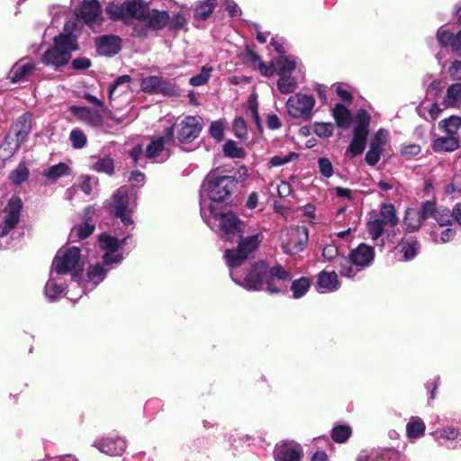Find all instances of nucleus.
<instances>
[{
    "label": "nucleus",
    "mask_w": 461,
    "mask_h": 461,
    "mask_svg": "<svg viewBox=\"0 0 461 461\" xmlns=\"http://www.w3.org/2000/svg\"><path fill=\"white\" fill-rule=\"evenodd\" d=\"M232 280L249 291L266 290L269 294H280L282 290L276 285V279L287 281L292 278L291 273L282 266L273 267L260 260L253 263L246 271L243 278L231 275Z\"/></svg>",
    "instance_id": "obj_1"
},
{
    "label": "nucleus",
    "mask_w": 461,
    "mask_h": 461,
    "mask_svg": "<svg viewBox=\"0 0 461 461\" xmlns=\"http://www.w3.org/2000/svg\"><path fill=\"white\" fill-rule=\"evenodd\" d=\"M238 183L235 176L221 175L218 169L211 171L203 181L204 190L211 200L210 204L221 208L236 206Z\"/></svg>",
    "instance_id": "obj_2"
},
{
    "label": "nucleus",
    "mask_w": 461,
    "mask_h": 461,
    "mask_svg": "<svg viewBox=\"0 0 461 461\" xmlns=\"http://www.w3.org/2000/svg\"><path fill=\"white\" fill-rule=\"evenodd\" d=\"M149 4L143 0H124L122 4L111 2L105 8L108 18L112 21H122L124 23L130 19L146 21Z\"/></svg>",
    "instance_id": "obj_3"
},
{
    "label": "nucleus",
    "mask_w": 461,
    "mask_h": 461,
    "mask_svg": "<svg viewBox=\"0 0 461 461\" xmlns=\"http://www.w3.org/2000/svg\"><path fill=\"white\" fill-rule=\"evenodd\" d=\"M202 118L188 115L166 128V137L175 143V138L181 144H190L197 139L203 130Z\"/></svg>",
    "instance_id": "obj_4"
},
{
    "label": "nucleus",
    "mask_w": 461,
    "mask_h": 461,
    "mask_svg": "<svg viewBox=\"0 0 461 461\" xmlns=\"http://www.w3.org/2000/svg\"><path fill=\"white\" fill-rule=\"evenodd\" d=\"M80 249L71 247L66 250H59L52 261V269L59 275L70 273L73 278L80 276L83 271Z\"/></svg>",
    "instance_id": "obj_5"
},
{
    "label": "nucleus",
    "mask_w": 461,
    "mask_h": 461,
    "mask_svg": "<svg viewBox=\"0 0 461 461\" xmlns=\"http://www.w3.org/2000/svg\"><path fill=\"white\" fill-rule=\"evenodd\" d=\"M283 252L295 255L304 250L309 240V230L305 226L291 228L280 236Z\"/></svg>",
    "instance_id": "obj_6"
},
{
    "label": "nucleus",
    "mask_w": 461,
    "mask_h": 461,
    "mask_svg": "<svg viewBox=\"0 0 461 461\" xmlns=\"http://www.w3.org/2000/svg\"><path fill=\"white\" fill-rule=\"evenodd\" d=\"M224 208L214 204L209 205L211 215L219 221L221 230L228 236H240L244 231L245 223L231 211L224 212Z\"/></svg>",
    "instance_id": "obj_7"
},
{
    "label": "nucleus",
    "mask_w": 461,
    "mask_h": 461,
    "mask_svg": "<svg viewBox=\"0 0 461 461\" xmlns=\"http://www.w3.org/2000/svg\"><path fill=\"white\" fill-rule=\"evenodd\" d=\"M315 105V99L312 95L296 94L289 97L286 107L289 115L294 118H311L312 108Z\"/></svg>",
    "instance_id": "obj_8"
},
{
    "label": "nucleus",
    "mask_w": 461,
    "mask_h": 461,
    "mask_svg": "<svg viewBox=\"0 0 461 461\" xmlns=\"http://www.w3.org/2000/svg\"><path fill=\"white\" fill-rule=\"evenodd\" d=\"M22 209V199L17 195L12 196L5 209L6 214L5 216L4 225L0 232V237H5L17 226L20 221Z\"/></svg>",
    "instance_id": "obj_9"
},
{
    "label": "nucleus",
    "mask_w": 461,
    "mask_h": 461,
    "mask_svg": "<svg viewBox=\"0 0 461 461\" xmlns=\"http://www.w3.org/2000/svg\"><path fill=\"white\" fill-rule=\"evenodd\" d=\"M129 203L130 199L128 194L119 189L113 194V203L110 205L113 209V216L120 219L126 226L133 224L131 211L129 209Z\"/></svg>",
    "instance_id": "obj_10"
},
{
    "label": "nucleus",
    "mask_w": 461,
    "mask_h": 461,
    "mask_svg": "<svg viewBox=\"0 0 461 461\" xmlns=\"http://www.w3.org/2000/svg\"><path fill=\"white\" fill-rule=\"evenodd\" d=\"M122 39L116 35H104L96 38L95 48L99 55L113 57L122 49Z\"/></svg>",
    "instance_id": "obj_11"
},
{
    "label": "nucleus",
    "mask_w": 461,
    "mask_h": 461,
    "mask_svg": "<svg viewBox=\"0 0 461 461\" xmlns=\"http://www.w3.org/2000/svg\"><path fill=\"white\" fill-rule=\"evenodd\" d=\"M102 7L98 0H85L77 11V15L86 24H93L101 17Z\"/></svg>",
    "instance_id": "obj_12"
},
{
    "label": "nucleus",
    "mask_w": 461,
    "mask_h": 461,
    "mask_svg": "<svg viewBox=\"0 0 461 461\" xmlns=\"http://www.w3.org/2000/svg\"><path fill=\"white\" fill-rule=\"evenodd\" d=\"M349 256L356 267H364L369 266L375 258V249L365 243L359 244L356 249H351Z\"/></svg>",
    "instance_id": "obj_13"
},
{
    "label": "nucleus",
    "mask_w": 461,
    "mask_h": 461,
    "mask_svg": "<svg viewBox=\"0 0 461 461\" xmlns=\"http://www.w3.org/2000/svg\"><path fill=\"white\" fill-rule=\"evenodd\" d=\"M71 58V54L60 51L54 45L48 49L41 56V62L46 66H54L56 68L67 65Z\"/></svg>",
    "instance_id": "obj_14"
},
{
    "label": "nucleus",
    "mask_w": 461,
    "mask_h": 461,
    "mask_svg": "<svg viewBox=\"0 0 461 461\" xmlns=\"http://www.w3.org/2000/svg\"><path fill=\"white\" fill-rule=\"evenodd\" d=\"M303 457L300 447H292L287 442L276 445L274 449L275 461H301Z\"/></svg>",
    "instance_id": "obj_15"
},
{
    "label": "nucleus",
    "mask_w": 461,
    "mask_h": 461,
    "mask_svg": "<svg viewBox=\"0 0 461 461\" xmlns=\"http://www.w3.org/2000/svg\"><path fill=\"white\" fill-rule=\"evenodd\" d=\"M437 39L442 48L450 47L454 52L461 54V30L455 34L440 28L437 32Z\"/></svg>",
    "instance_id": "obj_16"
},
{
    "label": "nucleus",
    "mask_w": 461,
    "mask_h": 461,
    "mask_svg": "<svg viewBox=\"0 0 461 461\" xmlns=\"http://www.w3.org/2000/svg\"><path fill=\"white\" fill-rule=\"evenodd\" d=\"M147 26L153 31H160L167 27L169 23V14L167 11H159L158 9H148L146 14Z\"/></svg>",
    "instance_id": "obj_17"
},
{
    "label": "nucleus",
    "mask_w": 461,
    "mask_h": 461,
    "mask_svg": "<svg viewBox=\"0 0 461 461\" xmlns=\"http://www.w3.org/2000/svg\"><path fill=\"white\" fill-rule=\"evenodd\" d=\"M400 252L402 253L403 258L406 261L413 259L420 249V242L415 236L404 235L398 245Z\"/></svg>",
    "instance_id": "obj_18"
},
{
    "label": "nucleus",
    "mask_w": 461,
    "mask_h": 461,
    "mask_svg": "<svg viewBox=\"0 0 461 461\" xmlns=\"http://www.w3.org/2000/svg\"><path fill=\"white\" fill-rule=\"evenodd\" d=\"M32 114L25 113L19 116L13 125L15 132V139L23 142L32 131Z\"/></svg>",
    "instance_id": "obj_19"
},
{
    "label": "nucleus",
    "mask_w": 461,
    "mask_h": 461,
    "mask_svg": "<svg viewBox=\"0 0 461 461\" xmlns=\"http://www.w3.org/2000/svg\"><path fill=\"white\" fill-rule=\"evenodd\" d=\"M125 448V441L120 438H107L98 443V449L109 456H120L124 452Z\"/></svg>",
    "instance_id": "obj_20"
},
{
    "label": "nucleus",
    "mask_w": 461,
    "mask_h": 461,
    "mask_svg": "<svg viewBox=\"0 0 461 461\" xmlns=\"http://www.w3.org/2000/svg\"><path fill=\"white\" fill-rule=\"evenodd\" d=\"M368 134L369 132H364L358 130L353 131V138L346 150V155L349 154L350 158H355L362 154L366 149Z\"/></svg>",
    "instance_id": "obj_21"
},
{
    "label": "nucleus",
    "mask_w": 461,
    "mask_h": 461,
    "mask_svg": "<svg viewBox=\"0 0 461 461\" xmlns=\"http://www.w3.org/2000/svg\"><path fill=\"white\" fill-rule=\"evenodd\" d=\"M53 41V45L56 48L68 54H71V51L78 50L77 37L70 32L59 33L54 37Z\"/></svg>",
    "instance_id": "obj_22"
},
{
    "label": "nucleus",
    "mask_w": 461,
    "mask_h": 461,
    "mask_svg": "<svg viewBox=\"0 0 461 461\" xmlns=\"http://www.w3.org/2000/svg\"><path fill=\"white\" fill-rule=\"evenodd\" d=\"M217 6L216 0H198L193 8L194 19L206 21Z\"/></svg>",
    "instance_id": "obj_23"
},
{
    "label": "nucleus",
    "mask_w": 461,
    "mask_h": 461,
    "mask_svg": "<svg viewBox=\"0 0 461 461\" xmlns=\"http://www.w3.org/2000/svg\"><path fill=\"white\" fill-rule=\"evenodd\" d=\"M442 105L444 108H459L461 106V83H454L447 86Z\"/></svg>",
    "instance_id": "obj_24"
},
{
    "label": "nucleus",
    "mask_w": 461,
    "mask_h": 461,
    "mask_svg": "<svg viewBox=\"0 0 461 461\" xmlns=\"http://www.w3.org/2000/svg\"><path fill=\"white\" fill-rule=\"evenodd\" d=\"M332 116L336 125L343 130L348 129L352 122L350 111L342 104H336L332 109Z\"/></svg>",
    "instance_id": "obj_25"
},
{
    "label": "nucleus",
    "mask_w": 461,
    "mask_h": 461,
    "mask_svg": "<svg viewBox=\"0 0 461 461\" xmlns=\"http://www.w3.org/2000/svg\"><path fill=\"white\" fill-rule=\"evenodd\" d=\"M459 140L454 135L437 138L432 144L436 152H452L459 148Z\"/></svg>",
    "instance_id": "obj_26"
},
{
    "label": "nucleus",
    "mask_w": 461,
    "mask_h": 461,
    "mask_svg": "<svg viewBox=\"0 0 461 461\" xmlns=\"http://www.w3.org/2000/svg\"><path fill=\"white\" fill-rule=\"evenodd\" d=\"M336 267L339 269V275L344 277L353 278L360 270L356 267L351 257L340 256L336 261Z\"/></svg>",
    "instance_id": "obj_27"
},
{
    "label": "nucleus",
    "mask_w": 461,
    "mask_h": 461,
    "mask_svg": "<svg viewBox=\"0 0 461 461\" xmlns=\"http://www.w3.org/2000/svg\"><path fill=\"white\" fill-rule=\"evenodd\" d=\"M318 285L328 291H335L339 287L338 275L335 271H321L318 275Z\"/></svg>",
    "instance_id": "obj_28"
},
{
    "label": "nucleus",
    "mask_w": 461,
    "mask_h": 461,
    "mask_svg": "<svg viewBox=\"0 0 461 461\" xmlns=\"http://www.w3.org/2000/svg\"><path fill=\"white\" fill-rule=\"evenodd\" d=\"M71 175V168L64 162L53 165L43 171L42 176L49 180L56 181L57 179Z\"/></svg>",
    "instance_id": "obj_29"
},
{
    "label": "nucleus",
    "mask_w": 461,
    "mask_h": 461,
    "mask_svg": "<svg viewBox=\"0 0 461 461\" xmlns=\"http://www.w3.org/2000/svg\"><path fill=\"white\" fill-rule=\"evenodd\" d=\"M21 143L17 139L14 140L9 135L5 136L3 143L0 145V158L3 160L11 158L19 149Z\"/></svg>",
    "instance_id": "obj_30"
},
{
    "label": "nucleus",
    "mask_w": 461,
    "mask_h": 461,
    "mask_svg": "<svg viewBox=\"0 0 461 461\" xmlns=\"http://www.w3.org/2000/svg\"><path fill=\"white\" fill-rule=\"evenodd\" d=\"M166 143L173 144L172 140L166 137V130H164V135L151 140V142L146 148V156L149 158L158 157L164 149Z\"/></svg>",
    "instance_id": "obj_31"
},
{
    "label": "nucleus",
    "mask_w": 461,
    "mask_h": 461,
    "mask_svg": "<svg viewBox=\"0 0 461 461\" xmlns=\"http://www.w3.org/2000/svg\"><path fill=\"white\" fill-rule=\"evenodd\" d=\"M426 425L419 417H411L406 425V434L409 438H417L424 435Z\"/></svg>",
    "instance_id": "obj_32"
},
{
    "label": "nucleus",
    "mask_w": 461,
    "mask_h": 461,
    "mask_svg": "<svg viewBox=\"0 0 461 461\" xmlns=\"http://www.w3.org/2000/svg\"><path fill=\"white\" fill-rule=\"evenodd\" d=\"M424 221L418 212L417 210L414 209H407L405 212L403 223L411 231H416L420 229Z\"/></svg>",
    "instance_id": "obj_33"
},
{
    "label": "nucleus",
    "mask_w": 461,
    "mask_h": 461,
    "mask_svg": "<svg viewBox=\"0 0 461 461\" xmlns=\"http://www.w3.org/2000/svg\"><path fill=\"white\" fill-rule=\"evenodd\" d=\"M239 245L238 248L247 255L249 256V253L254 252L259 246L260 240L259 235L255 234L251 235L246 238L242 237V234L239 236Z\"/></svg>",
    "instance_id": "obj_34"
},
{
    "label": "nucleus",
    "mask_w": 461,
    "mask_h": 461,
    "mask_svg": "<svg viewBox=\"0 0 461 461\" xmlns=\"http://www.w3.org/2000/svg\"><path fill=\"white\" fill-rule=\"evenodd\" d=\"M224 258L229 267L235 268L241 266L247 259V255L239 248L236 249H227Z\"/></svg>",
    "instance_id": "obj_35"
},
{
    "label": "nucleus",
    "mask_w": 461,
    "mask_h": 461,
    "mask_svg": "<svg viewBox=\"0 0 461 461\" xmlns=\"http://www.w3.org/2000/svg\"><path fill=\"white\" fill-rule=\"evenodd\" d=\"M276 74L279 77L291 76L296 69V62L286 56H279L276 58Z\"/></svg>",
    "instance_id": "obj_36"
},
{
    "label": "nucleus",
    "mask_w": 461,
    "mask_h": 461,
    "mask_svg": "<svg viewBox=\"0 0 461 461\" xmlns=\"http://www.w3.org/2000/svg\"><path fill=\"white\" fill-rule=\"evenodd\" d=\"M29 176V168L26 163L22 161L17 167L10 173L9 179L14 185H20L28 180Z\"/></svg>",
    "instance_id": "obj_37"
},
{
    "label": "nucleus",
    "mask_w": 461,
    "mask_h": 461,
    "mask_svg": "<svg viewBox=\"0 0 461 461\" xmlns=\"http://www.w3.org/2000/svg\"><path fill=\"white\" fill-rule=\"evenodd\" d=\"M35 69V65L32 62L25 63L23 65L16 64L12 68L11 80L14 83L23 80L29 74Z\"/></svg>",
    "instance_id": "obj_38"
},
{
    "label": "nucleus",
    "mask_w": 461,
    "mask_h": 461,
    "mask_svg": "<svg viewBox=\"0 0 461 461\" xmlns=\"http://www.w3.org/2000/svg\"><path fill=\"white\" fill-rule=\"evenodd\" d=\"M223 155L230 158H244L246 151L243 148L239 147L236 141L228 140L222 146Z\"/></svg>",
    "instance_id": "obj_39"
},
{
    "label": "nucleus",
    "mask_w": 461,
    "mask_h": 461,
    "mask_svg": "<svg viewBox=\"0 0 461 461\" xmlns=\"http://www.w3.org/2000/svg\"><path fill=\"white\" fill-rule=\"evenodd\" d=\"M380 214L383 221V223L385 225H390L391 227H394L398 223V218L396 216V212L393 204L392 203H383L380 210Z\"/></svg>",
    "instance_id": "obj_40"
},
{
    "label": "nucleus",
    "mask_w": 461,
    "mask_h": 461,
    "mask_svg": "<svg viewBox=\"0 0 461 461\" xmlns=\"http://www.w3.org/2000/svg\"><path fill=\"white\" fill-rule=\"evenodd\" d=\"M352 435V429L348 425H337L330 431L333 441L339 444L345 443Z\"/></svg>",
    "instance_id": "obj_41"
},
{
    "label": "nucleus",
    "mask_w": 461,
    "mask_h": 461,
    "mask_svg": "<svg viewBox=\"0 0 461 461\" xmlns=\"http://www.w3.org/2000/svg\"><path fill=\"white\" fill-rule=\"evenodd\" d=\"M438 127L442 131L447 132L448 135H454L461 127V117L457 115H451L439 122Z\"/></svg>",
    "instance_id": "obj_42"
},
{
    "label": "nucleus",
    "mask_w": 461,
    "mask_h": 461,
    "mask_svg": "<svg viewBox=\"0 0 461 461\" xmlns=\"http://www.w3.org/2000/svg\"><path fill=\"white\" fill-rule=\"evenodd\" d=\"M311 281L308 277L302 276L299 279L293 281L291 285V291L293 292V297L299 299L303 297L309 290Z\"/></svg>",
    "instance_id": "obj_43"
},
{
    "label": "nucleus",
    "mask_w": 461,
    "mask_h": 461,
    "mask_svg": "<svg viewBox=\"0 0 461 461\" xmlns=\"http://www.w3.org/2000/svg\"><path fill=\"white\" fill-rule=\"evenodd\" d=\"M158 94L169 97H179L181 95V89L175 83L161 77Z\"/></svg>",
    "instance_id": "obj_44"
},
{
    "label": "nucleus",
    "mask_w": 461,
    "mask_h": 461,
    "mask_svg": "<svg viewBox=\"0 0 461 461\" xmlns=\"http://www.w3.org/2000/svg\"><path fill=\"white\" fill-rule=\"evenodd\" d=\"M276 86L278 90L285 95L292 94L297 87L296 79L291 76L279 77Z\"/></svg>",
    "instance_id": "obj_45"
},
{
    "label": "nucleus",
    "mask_w": 461,
    "mask_h": 461,
    "mask_svg": "<svg viewBox=\"0 0 461 461\" xmlns=\"http://www.w3.org/2000/svg\"><path fill=\"white\" fill-rule=\"evenodd\" d=\"M93 168L97 173H104L109 176L114 174V161L110 156L99 158L94 165Z\"/></svg>",
    "instance_id": "obj_46"
},
{
    "label": "nucleus",
    "mask_w": 461,
    "mask_h": 461,
    "mask_svg": "<svg viewBox=\"0 0 461 461\" xmlns=\"http://www.w3.org/2000/svg\"><path fill=\"white\" fill-rule=\"evenodd\" d=\"M356 126L353 131H361L364 132H369V125L371 122V116L369 113L365 109H358L356 113Z\"/></svg>",
    "instance_id": "obj_47"
},
{
    "label": "nucleus",
    "mask_w": 461,
    "mask_h": 461,
    "mask_svg": "<svg viewBox=\"0 0 461 461\" xmlns=\"http://www.w3.org/2000/svg\"><path fill=\"white\" fill-rule=\"evenodd\" d=\"M98 240L103 250L116 252L120 248L119 240L107 233H101L99 235Z\"/></svg>",
    "instance_id": "obj_48"
},
{
    "label": "nucleus",
    "mask_w": 461,
    "mask_h": 461,
    "mask_svg": "<svg viewBox=\"0 0 461 461\" xmlns=\"http://www.w3.org/2000/svg\"><path fill=\"white\" fill-rule=\"evenodd\" d=\"M161 77L157 76H149L140 80V89L149 94H158V84Z\"/></svg>",
    "instance_id": "obj_49"
},
{
    "label": "nucleus",
    "mask_w": 461,
    "mask_h": 461,
    "mask_svg": "<svg viewBox=\"0 0 461 461\" xmlns=\"http://www.w3.org/2000/svg\"><path fill=\"white\" fill-rule=\"evenodd\" d=\"M212 71V67H209L207 65L203 66L200 73L198 75L192 77L189 79V84L193 86H201L205 85L211 77Z\"/></svg>",
    "instance_id": "obj_50"
},
{
    "label": "nucleus",
    "mask_w": 461,
    "mask_h": 461,
    "mask_svg": "<svg viewBox=\"0 0 461 461\" xmlns=\"http://www.w3.org/2000/svg\"><path fill=\"white\" fill-rule=\"evenodd\" d=\"M95 230V224H91L87 221L81 223L76 227H74L71 230V236L76 235L80 240H85L88 238Z\"/></svg>",
    "instance_id": "obj_51"
},
{
    "label": "nucleus",
    "mask_w": 461,
    "mask_h": 461,
    "mask_svg": "<svg viewBox=\"0 0 461 461\" xmlns=\"http://www.w3.org/2000/svg\"><path fill=\"white\" fill-rule=\"evenodd\" d=\"M434 219L440 227L449 226L453 223V213L448 208L438 207Z\"/></svg>",
    "instance_id": "obj_52"
},
{
    "label": "nucleus",
    "mask_w": 461,
    "mask_h": 461,
    "mask_svg": "<svg viewBox=\"0 0 461 461\" xmlns=\"http://www.w3.org/2000/svg\"><path fill=\"white\" fill-rule=\"evenodd\" d=\"M187 20L185 19V14L178 12L174 14L172 17L169 16V23L167 27L170 32H177L184 29Z\"/></svg>",
    "instance_id": "obj_53"
},
{
    "label": "nucleus",
    "mask_w": 461,
    "mask_h": 461,
    "mask_svg": "<svg viewBox=\"0 0 461 461\" xmlns=\"http://www.w3.org/2000/svg\"><path fill=\"white\" fill-rule=\"evenodd\" d=\"M209 135L217 142H221L224 140V123L221 120L211 122Z\"/></svg>",
    "instance_id": "obj_54"
},
{
    "label": "nucleus",
    "mask_w": 461,
    "mask_h": 461,
    "mask_svg": "<svg viewBox=\"0 0 461 461\" xmlns=\"http://www.w3.org/2000/svg\"><path fill=\"white\" fill-rule=\"evenodd\" d=\"M438 207L435 201H426L421 203L420 209L418 211L423 221H425L429 218L435 217L438 212Z\"/></svg>",
    "instance_id": "obj_55"
},
{
    "label": "nucleus",
    "mask_w": 461,
    "mask_h": 461,
    "mask_svg": "<svg viewBox=\"0 0 461 461\" xmlns=\"http://www.w3.org/2000/svg\"><path fill=\"white\" fill-rule=\"evenodd\" d=\"M313 131L321 138H329L333 135L334 125L331 122H315Z\"/></svg>",
    "instance_id": "obj_56"
},
{
    "label": "nucleus",
    "mask_w": 461,
    "mask_h": 461,
    "mask_svg": "<svg viewBox=\"0 0 461 461\" xmlns=\"http://www.w3.org/2000/svg\"><path fill=\"white\" fill-rule=\"evenodd\" d=\"M383 221L379 219L369 221L366 224V229L373 240H376L384 231Z\"/></svg>",
    "instance_id": "obj_57"
},
{
    "label": "nucleus",
    "mask_w": 461,
    "mask_h": 461,
    "mask_svg": "<svg viewBox=\"0 0 461 461\" xmlns=\"http://www.w3.org/2000/svg\"><path fill=\"white\" fill-rule=\"evenodd\" d=\"M69 139L72 141L73 148L77 149L84 148L87 141L85 132L78 128L72 130Z\"/></svg>",
    "instance_id": "obj_58"
},
{
    "label": "nucleus",
    "mask_w": 461,
    "mask_h": 461,
    "mask_svg": "<svg viewBox=\"0 0 461 461\" xmlns=\"http://www.w3.org/2000/svg\"><path fill=\"white\" fill-rule=\"evenodd\" d=\"M248 108L249 112L251 113L252 119L258 129L259 131H263V127L261 124V119L258 113V104L257 102L256 97L253 95L249 96L248 101Z\"/></svg>",
    "instance_id": "obj_59"
},
{
    "label": "nucleus",
    "mask_w": 461,
    "mask_h": 461,
    "mask_svg": "<svg viewBox=\"0 0 461 461\" xmlns=\"http://www.w3.org/2000/svg\"><path fill=\"white\" fill-rule=\"evenodd\" d=\"M232 131L234 135L240 139L244 140L248 135L247 123L242 117H237L233 121Z\"/></svg>",
    "instance_id": "obj_60"
},
{
    "label": "nucleus",
    "mask_w": 461,
    "mask_h": 461,
    "mask_svg": "<svg viewBox=\"0 0 461 461\" xmlns=\"http://www.w3.org/2000/svg\"><path fill=\"white\" fill-rule=\"evenodd\" d=\"M63 291L62 285H58L54 280H49L45 285V294L50 300L57 299Z\"/></svg>",
    "instance_id": "obj_61"
},
{
    "label": "nucleus",
    "mask_w": 461,
    "mask_h": 461,
    "mask_svg": "<svg viewBox=\"0 0 461 461\" xmlns=\"http://www.w3.org/2000/svg\"><path fill=\"white\" fill-rule=\"evenodd\" d=\"M298 157L299 155L293 151L289 152L287 155L284 157L280 155H276L269 159L268 164L271 167H281L293 161L294 159H296Z\"/></svg>",
    "instance_id": "obj_62"
},
{
    "label": "nucleus",
    "mask_w": 461,
    "mask_h": 461,
    "mask_svg": "<svg viewBox=\"0 0 461 461\" xmlns=\"http://www.w3.org/2000/svg\"><path fill=\"white\" fill-rule=\"evenodd\" d=\"M258 69L259 70L260 74L263 77H270L274 76L275 74H276L277 69L276 59H272L268 63H266L264 61L260 62Z\"/></svg>",
    "instance_id": "obj_63"
},
{
    "label": "nucleus",
    "mask_w": 461,
    "mask_h": 461,
    "mask_svg": "<svg viewBox=\"0 0 461 461\" xmlns=\"http://www.w3.org/2000/svg\"><path fill=\"white\" fill-rule=\"evenodd\" d=\"M318 165L321 174L325 177H330L333 175V166L330 160L325 157L318 159Z\"/></svg>",
    "instance_id": "obj_64"
}]
</instances>
